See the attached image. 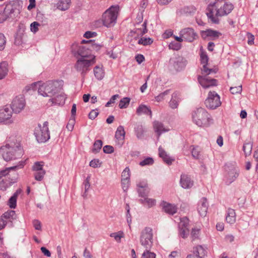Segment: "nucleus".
Here are the masks:
<instances>
[{"label": "nucleus", "instance_id": "49530a36", "mask_svg": "<svg viewBox=\"0 0 258 258\" xmlns=\"http://www.w3.org/2000/svg\"><path fill=\"white\" fill-rule=\"evenodd\" d=\"M45 174V171L44 170L36 171L34 174L35 179L37 181H41L42 180Z\"/></svg>", "mask_w": 258, "mask_h": 258}, {"label": "nucleus", "instance_id": "7ed1b4c3", "mask_svg": "<svg viewBox=\"0 0 258 258\" xmlns=\"http://www.w3.org/2000/svg\"><path fill=\"white\" fill-rule=\"evenodd\" d=\"M62 81L50 80L39 84L38 93L43 97H52L62 89Z\"/></svg>", "mask_w": 258, "mask_h": 258}, {"label": "nucleus", "instance_id": "412c9836", "mask_svg": "<svg viewBox=\"0 0 258 258\" xmlns=\"http://www.w3.org/2000/svg\"><path fill=\"white\" fill-rule=\"evenodd\" d=\"M180 94L178 92H175L172 94L171 99L169 103V106L172 109L177 108L180 101Z\"/></svg>", "mask_w": 258, "mask_h": 258}, {"label": "nucleus", "instance_id": "37998d69", "mask_svg": "<svg viewBox=\"0 0 258 258\" xmlns=\"http://www.w3.org/2000/svg\"><path fill=\"white\" fill-rule=\"evenodd\" d=\"M138 192L141 199H144V197H147L150 192V188L148 187L144 189H138Z\"/></svg>", "mask_w": 258, "mask_h": 258}, {"label": "nucleus", "instance_id": "423d86ee", "mask_svg": "<svg viewBox=\"0 0 258 258\" xmlns=\"http://www.w3.org/2000/svg\"><path fill=\"white\" fill-rule=\"evenodd\" d=\"M89 44H91L90 47L83 46L79 45L77 43H74L71 46L72 52L74 55L78 57V56H80V58H90L91 56H94V55L91 54V51L95 49H97L99 46L95 44L92 40L88 41Z\"/></svg>", "mask_w": 258, "mask_h": 258}, {"label": "nucleus", "instance_id": "79ce46f5", "mask_svg": "<svg viewBox=\"0 0 258 258\" xmlns=\"http://www.w3.org/2000/svg\"><path fill=\"white\" fill-rule=\"evenodd\" d=\"M243 150L246 156L249 155L252 151V144L250 143H246L243 145Z\"/></svg>", "mask_w": 258, "mask_h": 258}, {"label": "nucleus", "instance_id": "c756f323", "mask_svg": "<svg viewBox=\"0 0 258 258\" xmlns=\"http://www.w3.org/2000/svg\"><path fill=\"white\" fill-rule=\"evenodd\" d=\"M140 203L145 206H147L149 208L153 207L156 205V201L154 199L144 197V199L140 200Z\"/></svg>", "mask_w": 258, "mask_h": 258}, {"label": "nucleus", "instance_id": "052dcab7", "mask_svg": "<svg viewBox=\"0 0 258 258\" xmlns=\"http://www.w3.org/2000/svg\"><path fill=\"white\" fill-rule=\"evenodd\" d=\"M103 152L106 154H111L114 152V148L110 145H106L103 147Z\"/></svg>", "mask_w": 258, "mask_h": 258}, {"label": "nucleus", "instance_id": "f03ea898", "mask_svg": "<svg viewBox=\"0 0 258 258\" xmlns=\"http://www.w3.org/2000/svg\"><path fill=\"white\" fill-rule=\"evenodd\" d=\"M23 154V149L18 143H11L0 148V156L7 162L19 159Z\"/></svg>", "mask_w": 258, "mask_h": 258}, {"label": "nucleus", "instance_id": "13d9d810", "mask_svg": "<svg viewBox=\"0 0 258 258\" xmlns=\"http://www.w3.org/2000/svg\"><path fill=\"white\" fill-rule=\"evenodd\" d=\"M101 163L99 159H93L90 162V166L96 168L100 166Z\"/></svg>", "mask_w": 258, "mask_h": 258}, {"label": "nucleus", "instance_id": "69168bd1", "mask_svg": "<svg viewBox=\"0 0 258 258\" xmlns=\"http://www.w3.org/2000/svg\"><path fill=\"white\" fill-rule=\"evenodd\" d=\"M33 224L36 230H40L41 229V222L39 220H33Z\"/></svg>", "mask_w": 258, "mask_h": 258}, {"label": "nucleus", "instance_id": "1a4fd4ad", "mask_svg": "<svg viewBox=\"0 0 258 258\" xmlns=\"http://www.w3.org/2000/svg\"><path fill=\"white\" fill-rule=\"evenodd\" d=\"M48 126V122L45 121L42 125H38L35 128L34 135L38 142L45 143L50 138Z\"/></svg>", "mask_w": 258, "mask_h": 258}, {"label": "nucleus", "instance_id": "338daca9", "mask_svg": "<svg viewBox=\"0 0 258 258\" xmlns=\"http://www.w3.org/2000/svg\"><path fill=\"white\" fill-rule=\"evenodd\" d=\"M247 43L249 45H252L254 43V36L250 33H247Z\"/></svg>", "mask_w": 258, "mask_h": 258}, {"label": "nucleus", "instance_id": "f8f14e48", "mask_svg": "<svg viewBox=\"0 0 258 258\" xmlns=\"http://www.w3.org/2000/svg\"><path fill=\"white\" fill-rule=\"evenodd\" d=\"M26 102L23 95L16 96L11 103V110L16 113H20L25 107Z\"/></svg>", "mask_w": 258, "mask_h": 258}, {"label": "nucleus", "instance_id": "5701e85b", "mask_svg": "<svg viewBox=\"0 0 258 258\" xmlns=\"http://www.w3.org/2000/svg\"><path fill=\"white\" fill-rule=\"evenodd\" d=\"M22 192L21 189H18L13 195L9 199L8 202V205L11 209H15L16 207L17 199L18 196Z\"/></svg>", "mask_w": 258, "mask_h": 258}, {"label": "nucleus", "instance_id": "bb28decb", "mask_svg": "<svg viewBox=\"0 0 258 258\" xmlns=\"http://www.w3.org/2000/svg\"><path fill=\"white\" fill-rule=\"evenodd\" d=\"M194 253L198 258H204L206 255L207 251L202 245H198L194 248Z\"/></svg>", "mask_w": 258, "mask_h": 258}, {"label": "nucleus", "instance_id": "f257e3e1", "mask_svg": "<svg viewBox=\"0 0 258 258\" xmlns=\"http://www.w3.org/2000/svg\"><path fill=\"white\" fill-rule=\"evenodd\" d=\"M201 63L203 64V69H202V74L204 76H199L198 78V81L201 85L204 88H208L212 86H217V81L214 79H210L207 75L211 73H215L216 72L213 69H208L207 67L208 62V57L207 55L204 52L201 54Z\"/></svg>", "mask_w": 258, "mask_h": 258}, {"label": "nucleus", "instance_id": "2eb2a0df", "mask_svg": "<svg viewBox=\"0 0 258 258\" xmlns=\"http://www.w3.org/2000/svg\"><path fill=\"white\" fill-rule=\"evenodd\" d=\"M12 111L7 106L0 109V122H4L11 123L13 120L12 119Z\"/></svg>", "mask_w": 258, "mask_h": 258}, {"label": "nucleus", "instance_id": "473e14b6", "mask_svg": "<svg viewBox=\"0 0 258 258\" xmlns=\"http://www.w3.org/2000/svg\"><path fill=\"white\" fill-rule=\"evenodd\" d=\"M1 218L6 219L10 222H12V220L16 219V213L13 210H9L3 214Z\"/></svg>", "mask_w": 258, "mask_h": 258}, {"label": "nucleus", "instance_id": "09e8293b", "mask_svg": "<svg viewBox=\"0 0 258 258\" xmlns=\"http://www.w3.org/2000/svg\"><path fill=\"white\" fill-rule=\"evenodd\" d=\"M170 93V90H167L165 91L164 92L160 93L159 95L155 97V100L157 102H160L162 101L164 99L165 96L168 95Z\"/></svg>", "mask_w": 258, "mask_h": 258}, {"label": "nucleus", "instance_id": "dca6fc26", "mask_svg": "<svg viewBox=\"0 0 258 258\" xmlns=\"http://www.w3.org/2000/svg\"><path fill=\"white\" fill-rule=\"evenodd\" d=\"M180 35L184 40L189 42H192L197 37V33L191 28H186L182 29L180 32Z\"/></svg>", "mask_w": 258, "mask_h": 258}, {"label": "nucleus", "instance_id": "39448f33", "mask_svg": "<svg viewBox=\"0 0 258 258\" xmlns=\"http://www.w3.org/2000/svg\"><path fill=\"white\" fill-rule=\"evenodd\" d=\"M192 118L194 122L200 127L208 126L212 121L210 114L202 107L198 108L192 112Z\"/></svg>", "mask_w": 258, "mask_h": 258}, {"label": "nucleus", "instance_id": "c03bdc74", "mask_svg": "<svg viewBox=\"0 0 258 258\" xmlns=\"http://www.w3.org/2000/svg\"><path fill=\"white\" fill-rule=\"evenodd\" d=\"M110 236L113 237L117 242H120L121 238L123 237V233L122 231L112 233L110 234Z\"/></svg>", "mask_w": 258, "mask_h": 258}, {"label": "nucleus", "instance_id": "4468645a", "mask_svg": "<svg viewBox=\"0 0 258 258\" xmlns=\"http://www.w3.org/2000/svg\"><path fill=\"white\" fill-rule=\"evenodd\" d=\"M179 234L183 238H186L189 235L188 219L186 217L181 219L178 224Z\"/></svg>", "mask_w": 258, "mask_h": 258}, {"label": "nucleus", "instance_id": "58836bf2", "mask_svg": "<svg viewBox=\"0 0 258 258\" xmlns=\"http://www.w3.org/2000/svg\"><path fill=\"white\" fill-rule=\"evenodd\" d=\"M135 133L138 139H142L144 136V130L141 125H138L135 127Z\"/></svg>", "mask_w": 258, "mask_h": 258}, {"label": "nucleus", "instance_id": "cd10ccee", "mask_svg": "<svg viewBox=\"0 0 258 258\" xmlns=\"http://www.w3.org/2000/svg\"><path fill=\"white\" fill-rule=\"evenodd\" d=\"M226 220L227 223L232 224L236 221V213L234 210L232 209H228L226 217Z\"/></svg>", "mask_w": 258, "mask_h": 258}, {"label": "nucleus", "instance_id": "b1692460", "mask_svg": "<svg viewBox=\"0 0 258 258\" xmlns=\"http://www.w3.org/2000/svg\"><path fill=\"white\" fill-rule=\"evenodd\" d=\"M163 209L165 213L170 215L174 214L177 211L176 206L167 203H164Z\"/></svg>", "mask_w": 258, "mask_h": 258}, {"label": "nucleus", "instance_id": "8fccbe9b", "mask_svg": "<svg viewBox=\"0 0 258 258\" xmlns=\"http://www.w3.org/2000/svg\"><path fill=\"white\" fill-rule=\"evenodd\" d=\"M39 84H40V82H35L30 85H28L25 87V91L26 92H28L29 91L31 90V89L35 90L37 88H38Z\"/></svg>", "mask_w": 258, "mask_h": 258}, {"label": "nucleus", "instance_id": "9b49d317", "mask_svg": "<svg viewBox=\"0 0 258 258\" xmlns=\"http://www.w3.org/2000/svg\"><path fill=\"white\" fill-rule=\"evenodd\" d=\"M205 104L207 108L215 109L221 105L220 97L216 92L210 91L205 101Z\"/></svg>", "mask_w": 258, "mask_h": 258}, {"label": "nucleus", "instance_id": "9d476101", "mask_svg": "<svg viewBox=\"0 0 258 258\" xmlns=\"http://www.w3.org/2000/svg\"><path fill=\"white\" fill-rule=\"evenodd\" d=\"M95 56H91L90 58H78L75 65L77 71L81 72L84 77L89 70V67L94 62Z\"/></svg>", "mask_w": 258, "mask_h": 258}, {"label": "nucleus", "instance_id": "ddd939ff", "mask_svg": "<svg viewBox=\"0 0 258 258\" xmlns=\"http://www.w3.org/2000/svg\"><path fill=\"white\" fill-rule=\"evenodd\" d=\"M170 69L176 71L182 70L185 66V61L180 56H175L169 60Z\"/></svg>", "mask_w": 258, "mask_h": 258}, {"label": "nucleus", "instance_id": "a878e982", "mask_svg": "<svg viewBox=\"0 0 258 258\" xmlns=\"http://www.w3.org/2000/svg\"><path fill=\"white\" fill-rule=\"evenodd\" d=\"M153 126L154 130L156 133L158 134V138H159V136L161 134L163 133L168 131V130H166L162 123L158 121H155L153 123Z\"/></svg>", "mask_w": 258, "mask_h": 258}, {"label": "nucleus", "instance_id": "5fc2aeb1", "mask_svg": "<svg viewBox=\"0 0 258 258\" xmlns=\"http://www.w3.org/2000/svg\"><path fill=\"white\" fill-rule=\"evenodd\" d=\"M6 38L3 33H0V50H3L5 47Z\"/></svg>", "mask_w": 258, "mask_h": 258}, {"label": "nucleus", "instance_id": "e433bc0d", "mask_svg": "<svg viewBox=\"0 0 258 258\" xmlns=\"http://www.w3.org/2000/svg\"><path fill=\"white\" fill-rule=\"evenodd\" d=\"M102 147V142L101 140H96L94 144L93 148L92 149V152L94 153H97L99 152Z\"/></svg>", "mask_w": 258, "mask_h": 258}, {"label": "nucleus", "instance_id": "6ab92c4d", "mask_svg": "<svg viewBox=\"0 0 258 258\" xmlns=\"http://www.w3.org/2000/svg\"><path fill=\"white\" fill-rule=\"evenodd\" d=\"M180 183L182 187L187 189L192 186L194 182L188 175L183 174L180 176Z\"/></svg>", "mask_w": 258, "mask_h": 258}, {"label": "nucleus", "instance_id": "c9c22d12", "mask_svg": "<svg viewBox=\"0 0 258 258\" xmlns=\"http://www.w3.org/2000/svg\"><path fill=\"white\" fill-rule=\"evenodd\" d=\"M71 0H60L57 3V8L61 11H66L70 7Z\"/></svg>", "mask_w": 258, "mask_h": 258}, {"label": "nucleus", "instance_id": "0e129e2a", "mask_svg": "<svg viewBox=\"0 0 258 258\" xmlns=\"http://www.w3.org/2000/svg\"><path fill=\"white\" fill-rule=\"evenodd\" d=\"M121 183L123 190H127L129 186V179H121Z\"/></svg>", "mask_w": 258, "mask_h": 258}, {"label": "nucleus", "instance_id": "c85d7f7f", "mask_svg": "<svg viewBox=\"0 0 258 258\" xmlns=\"http://www.w3.org/2000/svg\"><path fill=\"white\" fill-rule=\"evenodd\" d=\"M136 113L138 115H141L142 114H148L152 117V111L151 109L147 106L142 104L140 105L137 109Z\"/></svg>", "mask_w": 258, "mask_h": 258}, {"label": "nucleus", "instance_id": "4c0bfd02", "mask_svg": "<svg viewBox=\"0 0 258 258\" xmlns=\"http://www.w3.org/2000/svg\"><path fill=\"white\" fill-rule=\"evenodd\" d=\"M204 33L207 36L213 37L214 38H218L221 34L218 31L210 29L205 31Z\"/></svg>", "mask_w": 258, "mask_h": 258}, {"label": "nucleus", "instance_id": "774afa93", "mask_svg": "<svg viewBox=\"0 0 258 258\" xmlns=\"http://www.w3.org/2000/svg\"><path fill=\"white\" fill-rule=\"evenodd\" d=\"M98 115V112L96 110H92L89 114V118L91 119H95Z\"/></svg>", "mask_w": 258, "mask_h": 258}, {"label": "nucleus", "instance_id": "de8ad7c7", "mask_svg": "<svg viewBox=\"0 0 258 258\" xmlns=\"http://www.w3.org/2000/svg\"><path fill=\"white\" fill-rule=\"evenodd\" d=\"M153 42V40L150 38H142L138 40V44L143 45L150 44Z\"/></svg>", "mask_w": 258, "mask_h": 258}, {"label": "nucleus", "instance_id": "72a5a7b5", "mask_svg": "<svg viewBox=\"0 0 258 258\" xmlns=\"http://www.w3.org/2000/svg\"><path fill=\"white\" fill-rule=\"evenodd\" d=\"M238 175H239V170L236 169L235 168L232 169L228 172V180H229V183H231L233 181H234L237 178Z\"/></svg>", "mask_w": 258, "mask_h": 258}, {"label": "nucleus", "instance_id": "20e7f679", "mask_svg": "<svg viewBox=\"0 0 258 258\" xmlns=\"http://www.w3.org/2000/svg\"><path fill=\"white\" fill-rule=\"evenodd\" d=\"M25 164V161H21L15 166L6 168L0 171V190L6 191L7 189L16 182V180L9 177L10 170L22 168Z\"/></svg>", "mask_w": 258, "mask_h": 258}, {"label": "nucleus", "instance_id": "4be33fe9", "mask_svg": "<svg viewBox=\"0 0 258 258\" xmlns=\"http://www.w3.org/2000/svg\"><path fill=\"white\" fill-rule=\"evenodd\" d=\"M201 202V203L198 206V210L199 214L202 217H205L208 210V203L206 198H203Z\"/></svg>", "mask_w": 258, "mask_h": 258}, {"label": "nucleus", "instance_id": "2f4dec72", "mask_svg": "<svg viewBox=\"0 0 258 258\" xmlns=\"http://www.w3.org/2000/svg\"><path fill=\"white\" fill-rule=\"evenodd\" d=\"M125 132L123 126L119 125L116 131L115 137L118 140L123 141L124 139Z\"/></svg>", "mask_w": 258, "mask_h": 258}, {"label": "nucleus", "instance_id": "f3484780", "mask_svg": "<svg viewBox=\"0 0 258 258\" xmlns=\"http://www.w3.org/2000/svg\"><path fill=\"white\" fill-rule=\"evenodd\" d=\"M15 10L12 7H6L4 10L0 12V23H3L10 18H12V14Z\"/></svg>", "mask_w": 258, "mask_h": 258}, {"label": "nucleus", "instance_id": "4d7b16f0", "mask_svg": "<svg viewBox=\"0 0 258 258\" xmlns=\"http://www.w3.org/2000/svg\"><path fill=\"white\" fill-rule=\"evenodd\" d=\"M200 233V230L197 228H194L192 229L191 232V237L192 238V241L195 240L199 237Z\"/></svg>", "mask_w": 258, "mask_h": 258}, {"label": "nucleus", "instance_id": "0eeeda50", "mask_svg": "<svg viewBox=\"0 0 258 258\" xmlns=\"http://www.w3.org/2000/svg\"><path fill=\"white\" fill-rule=\"evenodd\" d=\"M118 10V7L112 6L103 13L102 21L104 26L110 28L115 24Z\"/></svg>", "mask_w": 258, "mask_h": 258}, {"label": "nucleus", "instance_id": "ea45409f", "mask_svg": "<svg viewBox=\"0 0 258 258\" xmlns=\"http://www.w3.org/2000/svg\"><path fill=\"white\" fill-rule=\"evenodd\" d=\"M145 250L142 253L141 258H156V254L150 251L151 248H145Z\"/></svg>", "mask_w": 258, "mask_h": 258}, {"label": "nucleus", "instance_id": "6e6d98bb", "mask_svg": "<svg viewBox=\"0 0 258 258\" xmlns=\"http://www.w3.org/2000/svg\"><path fill=\"white\" fill-rule=\"evenodd\" d=\"M130 176V169L128 167H126L122 172L121 179H129Z\"/></svg>", "mask_w": 258, "mask_h": 258}, {"label": "nucleus", "instance_id": "a19ab883", "mask_svg": "<svg viewBox=\"0 0 258 258\" xmlns=\"http://www.w3.org/2000/svg\"><path fill=\"white\" fill-rule=\"evenodd\" d=\"M130 102V98L128 97H124L121 99L119 101V107L120 108H125L129 105Z\"/></svg>", "mask_w": 258, "mask_h": 258}, {"label": "nucleus", "instance_id": "a18cd8bd", "mask_svg": "<svg viewBox=\"0 0 258 258\" xmlns=\"http://www.w3.org/2000/svg\"><path fill=\"white\" fill-rule=\"evenodd\" d=\"M154 163V160L151 157H147L143 161H141L139 163L141 166H144L146 165H151Z\"/></svg>", "mask_w": 258, "mask_h": 258}, {"label": "nucleus", "instance_id": "393cba45", "mask_svg": "<svg viewBox=\"0 0 258 258\" xmlns=\"http://www.w3.org/2000/svg\"><path fill=\"white\" fill-rule=\"evenodd\" d=\"M8 63L4 61L0 63V80L4 79L9 72Z\"/></svg>", "mask_w": 258, "mask_h": 258}, {"label": "nucleus", "instance_id": "6e6552de", "mask_svg": "<svg viewBox=\"0 0 258 258\" xmlns=\"http://www.w3.org/2000/svg\"><path fill=\"white\" fill-rule=\"evenodd\" d=\"M140 243L144 248H151L153 243V229L146 227L142 230L140 235Z\"/></svg>", "mask_w": 258, "mask_h": 258}, {"label": "nucleus", "instance_id": "603ef678", "mask_svg": "<svg viewBox=\"0 0 258 258\" xmlns=\"http://www.w3.org/2000/svg\"><path fill=\"white\" fill-rule=\"evenodd\" d=\"M181 45L179 42H171L169 44V48L170 49L178 50L180 49Z\"/></svg>", "mask_w": 258, "mask_h": 258}, {"label": "nucleus", "instance_id": "864d4df0", "mask_svg": "<svg viewBox=\"0 0 258 258\" xmlns=\"http://www.w3.org/2000/svg\"><path fill=\"white\" fill-rule=\"evenodd\" d=\"M43 165L42 162H36L32 166V170L35 172L42 170H43L42 168Z\"/></svg>", "mask_w": 258, "mask_h": 258}, {"label": "nucleus", "instance_id": "f704fd0d", "mask_svg": "<svg viewBox=\"0 0 258 258\" xmlns=\"http://www.w3.org/2000/svg\"><path fill=\"white\" fill-rule=\"evenodd\" d=\"M94 74L95 77L99 80H102L104 76V72L102 67L97 66L94 69Z\"/></svg>", "mask_w": 258, "mask_h": 258}, {"label": "nucleus", "instance_id": "3c124183", "mask_svg": "<svg viewBox=\"0 0 258 258\" xmlns=\"http://www.w3.org/2000/svg\"><path fill=\"white\" fill-rule=\"evenodd\" d=\"M242 85H240L236 87H231L230 88V91L232 94H236L238 93H241L242 92Z\"/></svg>", "mask_w": 258, "mask_h": 258}, {"label": "nucleus", "instance_id": "680f3d73", "mask_svg": "<svg viewBox=\"0 0 258 258\" xmlns=\"http://www.w3.org/2000/svg\"><path fill=\"white\" fill-rule=\"evenodd\" d=\"M74 124H75V118H71L69 120V122H68V123L67 124L66 127L68 130V131H72L74 128Z\"/></svg>", "mask_w": 258, "mask_h": 258}, {"label": "nucleus", "instance_id": "7c9ffc66", "mask_svg": "<svg viewBox=\"0 0 258 258\" xmlns=\"http://www.w3.org/2000/svg\"><path fill=\"white\" fill-rule=\"evenodd\" d=\"M159 155L167 164H171L172 163L173 160L170 158L166 152L161 147L159 148Z\"/></svg>", "mask_w": 258, "mask_h": 258}, {"label": "nucleus", "instance_id": "e2e57ef3", "mask_svg": "<svg viewBox=\"0 0 258 258\" xmlns=\"http://www.w3.org/2000/svg\"><path fill=\"white\" fill-rule=\"evenodd\" d=\"M192 157L195 159H199L200 156V151L198 148H194L191 151Z\"/></svg>", "mask_w": 258, "mask_h": 258}, {"label": "nucleus", "instance_id": "aec40b11", "mask_svg": "<svg viewBox=\"0 0 258 258\" xmlns=\"http://www.w3.org/2000/svg\"><path fill=\"white\" fill-rule=\"evenodd\" d=\"M147 32V22L145 21L141 25V27H136L134 30L131 31L130 35L132 36L137 34V36H142Z\"/></svg>", "mask_w": 258, "mask_h": 258}, {"label": "nucleus", "instance_id": "a211bd4d", "mask_svg": "<svg viewBox=\"0 0 258 258\" xmlns=\"http://www.w3.org/2000/svg\"><path fill=\"white\" fill-rule=\"evenodd\" d=\"M49 101L53 104L57 105H63L64 104L66 99L67 98L66 95L61 91L59 93L56 94L52 97H50Z\"/></svg>", "mask_w": 258, "mask_h": 258}, {"label": "nucleus", "instance_id": "bf43d9fd", "mask_svg": "<svg viewBox=\"0 0 258 258\" xmlns=\"http://www.w3.org/2000/svg\"><path fill=\"white\" fill-rule=\"evenodd\" d=\"M40 25V24L37 22H34L31 23L30 25L31 31L36 33L38 30V26Z\"/></svg>", "mask_w": 258, "mask_h": 258}]
</instances>
